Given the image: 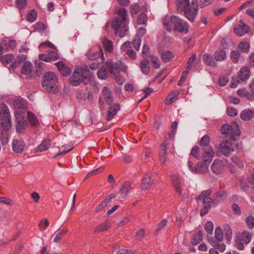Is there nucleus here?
<instances>
[{
    "label": "nucleus",
    "mask_w": 254,
    "mask_h": 254,
    "mask_svg": "<svg viewBox=\"0 0 254 254\" xmlns=\"http://www.w3.org/2000/svg\"><path fill=\"white\" fill-rule=\"evenodd\" d=\"M203 207L201 209L200 215L203 216L208 213L209 210L211 207V205L214 203L213 199L210 197H204L202 199Z\"/></svg>",
    "instance_id": "nucleus-13"
},
{
    "label": "nucleus",
    "mask_w": 254,
    "mask_h": 254,
    "mask_svg": "<svg viewBox=\"0 0 254 254\" xmlns=\"http://www.w3.org/2000/svg\"><path fill=\"white\" fill-rule=\"evenodd\" d=\"M141 43V38L138 36H136L134 37L132 41V44L133 45L134 49L138 51L139 50L140 46Z\"/></svg>",
    "instance_id": "nucleus-56"
},
{
    "label": "nucleus",
    "mask_w": 254,
    "mask_h": 254,
    "mask_svg": "<svg viewBox=\"0 0 254 254\" xmlns=\"http://www.w3.org/2000/svg\"><path fill=\"white\" fill-rule=\"evenodd\" d=\"M32 68V64L29 61H26L21 66V72L23 74L29 75L31 73Z\"/></svg>",
    "instance_id": "nucleus-28"
},
{
    "label": "nucleus",
    "mask_w": 254,
    "mask_h": 254,
    "mask_svg": "<svg viewBox=\"0 0 254 254\" xmlns=\"http://www.w3.org/2000/svg\"><path fill=\"white\" fill-rule=\"evenodd\" d=\"M37 16V12L34 9L30 10L27 14V21L30 22H34Z\"/></svg>",
    "instance_id": "nucleus-43"
},
{
    "label": "nucleus",
    "mask_w": 254,
    "mask_h": 254,
    "mask_svg": "<svg viewBox=\"0 0 254 254\" xmlns=\"http://www.w3.org/2000/svg\"><path fill=\"white\" fill-rule=\"evenodd\" d=\"M153 182L154 181L151 178V173L149 172L146 173L144 175L141 182V187L142 189H149L153 185Z\"/></svg>",
    "instance_id": "nucleus-16"
},
{
    "label": "nucleus",
    "mask_w": 254,
    "mask_h": 254,
    "mask_svg": "<svg viewBox=\"0 0 254 254\" xmlns=\"http://www.w3.org/2000/svg\"><path fill=\"white\" fill-rule=\"evenodd\" d=\"M214 59L217 61H224L226 59V53L225 50L219 49L214 53Z\"/></svg>",
    "instance_id": "nucleus-30"
},
{
    "label": "nucleus",
    "mask_w": 254,
    "mask_h": 254,
    "mask_svg": "<svg viewBox=\"0 0 254 254\" xmlns=\"http://www.w3.org/2000/svg\"><path fill=\"white\" fill-rule=\"evenodd\" d=\"M110 63L107 62L101 65L97 72V75L99 79H105L108 76L110 71Z\"/></svg>",
    "instance_id": "nucleus-12"
},
{
    "label": "nucleus",
    "mask_w": 254,
    "mask_h": 254,
    "mask_svg": "<svg viewBox=\"0 0 254 254\" xmlns=\"http://www.w3.org/2000/svg\"><path fill=\"white\" fill-rule=\"evenodd\" d=\"M237 237L246 244H249L252 239L251 235L247 231H244L242 233L238 234Z\"/></svg>",
    "instance_id": "nucleus-27"
},
{
    "label": "nucleus",
    "mask_w": 254,
    "mask_h": 254,
    "mask_svg": "<svg viewBox=\"0 0 254 254\" xmlns=\"http://www.w3.org/2000/svg\"><path fill=\"white\" fill-rule=\"evenodd\" d=\"M179 94V92L178 90H174L172 91L170 94L166 97V104L170 105L174 101V99L177 97Z\"/></svg>",
    "instance_id": "nucleus-38"
},
{
    "label": "nucleus",
    "mask_w": 254,
    "mask_h": 254,
    "mask_svg": "<svg viewBox=\"0 0 254 254\" xmlns=\"http://www.w3.org/2000/svg\"><path fill=\"white\" fill-rule=\"evenodd\" d=\"M174 57V54L169 51H164L162 52L161 58L164 63H168Z\"/></svg>",
    "instance_id": "nucleus-34"
},
{
    "label": "nucleus",
    "mask_w": 254,
    "mask_h": 254,
    "mask_svg": "<svg viewBox=\"0 0 254 254\" xmlns=\"http://www.w3.org/2000/svg\"><path fill=\"white\" fill-rule=\"evenodd\" d=\"M111 225L109 222L106 221L105 223L98 226L94 230L95 233H98L100 232L108 230L110 228Z\"/></svg>",
    "instance_id": "nucleus-40"
},
{
    "label": "nucleus",
    "mask_w": 254,
    "mask_h": 254,
    "mask_svg": "<svg viewBox=\"0 0 254 254\" xmlns=\"http://www.w3.org/2000/svg\"><path fill=\"white\" fill-rule=\"evenodd\" d=\"M219 149L221 153L225 156L229 155L234 151L233 144L231 141L228 140H224L220 142Z\"/></svg>",
    "instance_id": "nucleus-10"
},
{
    "label": "nucleus",
    "mask_w": 254,
    "mask_h": 254,
    "mask_svg": "<svg viewBox=\"0 0 254 254\" xmlns=\"http://www.w3.org/2000/svg\"><path fill=\"white\" fill-rule=\"evenodd\" d=\"M67 231L66 229H62L57 233L55 234V236L54 238V242L59 244L61 242V239L63 236L65 235L67 233Z\"/></svg>",
    "instance_id": "nucleus-41"
},
{
    "label": "nucleus",
    "mask_w": 254,
    "mask_h": 254,
    "mask_svg": "<svg viewBox=\"0 0 254 254\" xmlns=\"http://www.w3.org/2000/svg\"><path fill=\"white\" fill-rule=\"evenodd\" d=\"M176 5L179 13L183 12L185 17L190 22H193L197 15L198 6L196 0H177Z\"/></svg>",
    "instance_id": "nucleus-1"
},
{
    "label": "nucleus",
    "mask_w": 254,
    "mask_h": 254,
    "mask_svg": "<svg viewBox=\"0 0 254 254\" xmlns=\"http://www.w3.org/2000/svg\"><path fill=\"white\" fill-rule=\"evenodd\" d=\"M118 17H117L112 21L111 24L112 28L115 30V33L118 32L119 35L122 38L126 35L128 31V21L127 19V12L125 8H120L118 11Z\"/></svg>",
    "instance_id": "nucleus-2"
},
{
    "label": "nucleus",
    "mask_w": 254,
    "mask_h": 254,
    "mask_svg": "<svg viewBox=\"0 0 254 254\" xmlns=\"http://www.w3.org/2000/svg\"><path fill=\"white\" fill-rule=\"evenodd\" d=\"M254 116V112H241L240 117L243 120L248 121L253 118Z\"/></svg>",
    "instance_id": "nucleus-49"
},
{
    "label": "nucleus",
    "mask_w": 254,
    "mask_h": 254,
    "mask_svg": "<svg viewBox=\"0 0 254 254\" xmlns=\"http://www.w3.org/2000/svg\"><path fill=\"white\" fill-rule=\"evenodd\" d=\"M9 129L0 128V140L2 145H5L8 142Z\"/></svg>",
    "instance_id": "nucleus-25"
},
{
    "label": "nucleus",
    "mask_w": 254,
    "mask_h": 254,
    "mask_svg": "<svg viewBox=\"0 0 254 254\" xmlns=\"http://www.w3.org/2000/svg\"><path fill=\"white\" fill-rule=\"evenodd\" d=\"M132 188L129 182H126L121 186L120 190V194L121 198H125Z\"/></svg>",
    "instance_id": "nucleus-20"
},
{
    "label": "nucleus",
    "mask_w": 254,
    "mask_h": 254,
    "mask_svg": "<svg viewBox=\"0 0 254 254\" xmlns=\"http://www.w3.org/2000/svg\"><path fill=\"white\" fill-rule=\"evenodd\" d=\"M103 169H104V167L102 166V167H100L94 170H93L92 171L88 173L87 174V175L86 176V179H88L92 176L95 175L97 174L98 173L101 172L103 170Z\"/></svg>",
    "instance_id": "nucleus-57"
},
{
    "label": "nucleus",
    "mask_w": 254,
    "mask_h": 254,
    "mask_svg": "<svg viewBox=\"0 0 254 254\" xmlns=\"http://www.w3.org/2000/svg\"><path fill=\"white\" fill-rule=\"evenodd\" d=\"M243 241L237 237L235 240V246L239 250H243L244 248V246Z\"/></svg>",
    "instance_id": "nucleus-64"
},
{
    "label": "nucleus",
    "mask_w": 254,
    "mask_h": 254,
    "mask_svg": "<svg viewBox=\"0 0 254 254\" xmlns=\"http://www.w3.org/2000/svg\"><path fill=\"white\" fill-rule=\"evenodd\" d=\"M173 186L176 192L179 195L182 194V189L180 180L179 177L176 175H173L171 177Z\"/></svg>",
    "instance_id": "nucleus-23"
},
{
    "label": "nucleus",
    "mask_w": 254,
    "mask_h": 254,
    "mask_svg": "<svg viewBox=\"0 0 254 254\" xmlns=\"http://www.w3.org/2000/svg\"><path fill=\"white\" fill-rule=\"evenodd\" d=\"M82 70L81 69L74 68L72 74L69 77L70 83L74 86L80 85L81 83L87 84L88 82H85Z\"/></svg>",
    "instance_id": "nucleus-6"
},
{
    "label": "nucleus",
    "mask_w": 254,
    "mask_h": 254,
    "mask_svg": "<svg viewBox=\"0 0 254 254\" xmlns=\"http://www.w3.org/2000/svg\"><path fill=\"white\" fill-rule=\"evenodd\" d=\"M204 229L208 234L212 235L213 230V224L212 222L207 221L205 224Z\"/></svg>",
    "instance_id": "nucleus-54"
},
{
    "label": "nucleus",
    "mask_w": 254,
    "mask_h": 254,
    "mask_svg": "<svg viewBox=\"0 0 254 254\" xmlns=\"http://www.w3.org/2000/svg\"><path fill=\"white\" fill-rule=\"evenodd\" d=\"M234 32L238 36H242L248 33V29L245 28V29H243V31L242 28L238 26L234 28Z\"/></svg>",
    "instance_id": "nucleus-52"
},
{
    "label": "nucleus",
    "mask_w": 254,
    "mask_h": 254,
    "mask_svg": "<svg viewBox=\"0 0 254 254\" xmlns=\"http://www.w3.org/2000/svg\"><path fill=\"white\" fill-rule=\"evenodd\" d=\"M209 164V163H208V162H205L204 161L203 162H198L194 167V173L204 174L207 172L208 171Z\"/></svg>",
    "instance_id": "nucleus-18"
},
{
    "label": "nucleus",
    "mask_w": 254,
    "mask_h": 254,
    "mask_svg": "<svg viewBox=\"0 0 254 254\" xmlns=\"http://www.w3.org/2000/svg\"><path fill=\"white\" fill-rule=\"evenodd\" d=\"M202 60L204 63L208 66L215 67L217 65V64L212 57L208 54H204L202 56Z\"/></svg>",
    "instance_id": "nucleus-29"
},
{
    "label": "nucleus",
    "mask_w": 254,
    "mask_h": 254,
    "mask_svg": "<svg viewBox=\"0 0 254 254\" xmlns=\"http://www.w3.org/2000/svg\"><path fill=\"white\" fill-rule=\"evenodd\" d=\"M51 144V140L49 138L44 139L41 144L35 149L36 152H41L47 150Z\"/></svg>",
    "instance_id": "nucleus-21"
},
{
    "label": "nucleus",
    "mask_w": 254,
    "mask_h": 254,
    "mask_svg": "<svg viewBox=\"0 0 254 254\" xmlns=\"http://www.w3.org/2000/svg\"><path fill=\"white\" fill-rule=\"evenodd\" d=\"M27 116L32 127H39V122L32 112H27Z\"/></svg>",
    "instance_id": "nucleus-26"
},
{
    "label": "nucleus",
    "mask_w": 254,
    "mask_h": 254,
    "mask_svg": "<svg viewBox=\"0 0 254 254\" xmlns=\"http://www.w3.org/2000/svg\"><path fill=\"white\" fill-rule=\"evenodd\" d=\"M25 143L23 140L14 139L12 142V148L16 153H20L24 149Z\"/></svg>",
    "instance_id": "nucleus-15"
},
{
    "label": "nucleus",
    "mask_w": 254,
    "mask_h": 254,
    "mask_svg": "<svg viewBox=\"0 0 254 254\" xmlns=\"http://www.w3.org/2000/svg\"><path fill=\"white\" fill-rule=\"evenodd\" d=\"M77 69H81L82 70L83 75L84 76V82H89L91 79L90 71L89 69V66L87 65H84L82 67H76Z\"/></svg>",
    "instance_id": "nucleus-32"
},
{
    "label": "nucleus",
    "mask_w": 254,
    "mask_h": 254,
    "mask_svg": "<svg viewBox=\"0 0 254 254\" xmlns=\"http://www.w3.org/2000/svg\"><path fill=\"white\" fill-rule=\"evenodd\" d=\"M130 13L131 15L135 14L140 11V6L136 3L130 5Z\"/></svg>",
    "instance_id": "nucleus-58"
},
{
    "label": "nucleus",
    "mask_w": 254,
    "mask_h": 254,
    "mask_svg": "<svg viewBox=\"0 0 254 254\" xmlns=\"http://www.w3.org/2000/svg\"><path fill=\"white\" fill-rule=\"evenodd\" d=\"M60 74L64 76H68L71 72V69L63 62L59 61L55 64Z\"/></svg>",
    "instance_id": "nucleus-14"
},
{
    "label": "nucleus",
    "mask_w": 254,
    "mask_h": 254,
    "mask_svg": "<svg viewBox=\"0 0 254 254\" xmlns=\"http://www.w3.org/2000/svg\"><path fill=\"white\" fill-rule=\"evenodd\" d=\"M215 237L219 241H221L223 238V234L221 228L217 226L215 230Z\"/></svg>",
    "instance_id": "nucleus-50"
},
{
    "label": "nucleus",
    "mask_w": 254,
    "mask_h": 254,
    "mask_svg": "<svg viewBox=\"0 0 254 254\" xmlns=\"http://www.w3.org/2000/svg\"><path fill=\"white\" fill-rule=\"evenodd\" d=\"M117 112H105L102 116L106 117L107 121H110L116 115Z\"/></svg>",
    "instance_id": "nucleus-63"
},
{
    "label": "nucleus",
    "mask_w": 254,
    "mask_h": 254,
    "mask_svg": "<svg viewBox=\"0 0 254 254\" xmlns=\"http://www.w3.org/2000/svg\"><path fill=\"white\" fill-rule=\"evenodd\" d=\"M202 153L201 158L203 161L210 163L213 160L215 154V151L213 147L211 146L209 147H204L201 148Z\"/></svg>",
    "instance_id": "nucleus-11"
},
{
    "label": "nucleus",
    "mask_w": 254,
    "mask_h": 254,
    "mask_svg": "<svg viewBox=\"0 0 254 254\" xmlns=\"http://www.w3.org/2000/svg\"><path fill=\"white\" fill-rule=\"evenodd\" d=\"M151 62L153 63V66L154 68L157 69L160 67L159 61L157 57L154 56H151Z\"/></svg>",
    "instance_id": "nucleus-59"
},
{
    "label": "nucleus",
    "mask_w": 254,
    "mask_h": 254,
    "mask_svg": "<svg viewBox=\"0 0 254 254\" xmlns=\"http://www.w3.org/2000/svg\"><path fill=\"white\" fill-rule=\"evenodd\" d=\"M240 55L241 54L239 50H233L231 51L230 56L232 61L235 64L238 63Z\"/></svg>",
    "instance_id": "nucleus-45"
},
{
    "label": "nucleus",
    "mask_w": 254,
    "mask_h": 254,
    "mask_svg": "<svg viewBox=\"0 0 254 254\" xmlns=\"http://www.w3.org/2000/svg\"><path fill=\"white\" fill-rule=\"evenodd\" d=\"M34 28L38 31L42 32L46 30L44 24L41 22H37L35 24Z\"/></svg>",
    "instance_id": "nucleus-62"
},
{
    "label": "nucleus",
    "mask_w": 254,
    "mask_h": 254,
    "mask_svg": "<svg viewBox=\"0 0 254 254\" xmlns=\"http://www.w3.org/2000/svg\"><path fill=\"white\" fill-rule=\"evenodd\" d=\"M150 64L148 60L145 59L140 64V67L141 71L145 74H148L150 71Z\"/></svg>",
    "instance_id": "nucleus-33"
},
{
    "label": "nucleus",
    "mask_w": 254,
    "mask_h": 254,
    "mask_svg": "<svg viewBox=\"0 0 254 254\" xmlns=\"http://www.w3.org/2000/svg\"><path fill=\"white\" fill-rule=\"evenodd\" d=\"M102 94L104 100L109 104L113 102V94L111 90L107 86H104L102 90Z\"/></svg>",
    "instance_id": "nucleus-19"
},
{
    "label": "nucleus",
    "mask_w": 254,
    "mask_h": 254,
    "mask_svg": "<svg viewBox=\"0 0 254 254\" xmlns=\"http://www.w3.org/2000/svg\"><path fill=\"white\" fill-rule=\"evenodd\" d=\"M211 169L216 175L219 174L223 169L222 162L219 160H215L211 165Z\"/></svg>",
    "instance_id": "nucleus-24"
},
{
    "label": "nucleus",
    "mask_w": 254,
    "mask_h": 254,
    "mask_svg": "<svg viewBox=\"0 0 254 254\" xmlns=\"http://www.w3.org/2000/svg\"><path fill=\"white\" fill-rule=\"evenodd\" d=\"M210 143V138L209 137L205 134L204 135L200 140L199 145L202 147H209L208 145Z\"/></svg>",
    "instance_id": "nucleus-46"
},
{
    "label": "nucleus",
    "mask_w": 254,
    "mask_h": 254,
    "mask_svg": "<svg viewBox=\"0 0 254 254\" xmlns=\"http://www.w3.org/2000/svg\"><path fill=\"white\" fill-rule=\"evenodd\" d=\"M239 48L244 53H248L250 50V45L247 42H241L239 44Z\"/></svg>",
    "instance_id": "nucleus-47"
},
{
    "label": "nucleus",
    "mask_w": 254,
    "mask_h": 254,
    "mask_svg": "<svg viewBox=\"0 0 254 254\" xmlns=\"http://www.w3.org/2000/svg\"><path fill=\"white\" fill-rule=\"evenodd\" d=\"M25 112H15L16 125V129L18 133H21L26 129L28 124L25 119L24 113Z\"/></svg>",
    "instance_id": "nucleus-7"
},
{
    "label": "nucleus",
    "mask_w": 254,
    "mask_h": 254,
    "mask_svg": "<svg viewBox=\"0 0 254 254\" xmlns=\"http://www.w3.org/2000/svg\"><path fill=\"white\" fill-rule=\"evenodd\" d=\"M110 73L113 74L116 82L119 85H122L123 81L120 78L121 66L117 63H110Z\"/></svg>",
    "instance_id": "nucleus-8"
},
{
    "label": "nucleus",
    "mask_w": 254,
    "mask_h": 254,
    "mask_svg": "<svg viewBox=\"0 0 254 254\" xmlns=\"http://www.w3.org/2000/svg\"><path fill=\"white\" fill-rule=\"evenodd\" d=\"M170 22L174 26V30L181 33L185 32L187 33L189 31V25L187 22H183L178 17L173 15L170 18Z\"/></svg>",
    "instance_id": "nucleus-5"
},
{
    "label": "nucleus",
    "mask_w": 254,
    "mask_h": 254,
    "mask_svg": "<svg viewBox=\"0 0 254 254\" xmlns=\"http://www.w3.org/2000/svg\"><path fill=\"white\" fill-rule=\"evenodd\" d=\"M211 192L212 190L211 189L205 190L201 192V193L198 196L195 197V199L197 203H198L199 201L202 200L203 198L209 197V196L210 195Z\"/></svg>",
    "instance_id": "nucleus-44"
},
{
    "label": "nucleus",
    "mask_w": 254,
    "mask_h": 254,
    "mask_svg": "<svg viewBox=\"0 0 254 254\" xmlns=\"http://www.w3.org/2000/svg\"><path fill=\"white\" fill-rule=\"evenodd\" d=\"M227 196L226 191L225 190H221L216 192L214 195V201L220 202Z\"/></svg>",
    "instance_id": "nucleus-36"
},
{
    "label": "nucleus",
    "mask_w": 254,
    "mask_h": 254,
    "mask_svg": "<svg viewBox=\"0 0 254 254\" xmlns=\"http://www.w3.org/2000/svg\"><path fill=\"white\" fill-rule=\"evenodd\" d=\"M246 221L249 229H253L254 228V217L253 216H248L246 219Z\"/></svg>",
    "instance_id": "nucleus-53"
},
{
    "label": "nucleus",
    "mask_w": 254,
    "mask_h": 254,
    "mask_svg": "<svg viewBox=\"0 0 254 254\" xmlns=\"http://www.w3.org/2000/svg\"><path fill=\"white\" fill-rule=\"evenodd\" d=\"M58 78L55 73L48 71L42 76L41 84L44 90L48 93L55 94L59 91Z\"/></svg>",
    "instance_id": "nucleus-3"
},
{
    "label": "nucleus",
    "mask_w": 254,
    "mask_h": 254,
    "mask_svg": "<svg viewBox=\"0 0 254 254\" xmlns=\"http://www.w3.org/2000/svg\"><path fill=\"white\" fill-rule=\"evenodd\" d=\"M178 126V123L177 122H174L173 123L171 128H172V133H168V135L169 136L170 138H174L175 136V134L176 132V129Z\"/></svg>",
    "instance_id": "nucleus-60"
},
{
    "label": "nucleus",
    "mask_w": 254,
    "mask_h": 254,
    "mask_svg": "<svg viewBox=\"0 0 254 254\" xmlns=\"http://www.w3.org/2000/svg\"><path fill=\"white\" fill-rule=\"evenodd\" d=\"M103 44L105 49L108 52L111 53L113 51V44L110 40L104 39Z\"/></svg>",
    "instance_id": "nucleus-42"
},
{
    "label": "nucleus",
    "mask_w": 254,
    "mask_h": 254,
    "mask_svg": "<svg viewBox=\"0 0 254 254\" xmlns=\"http://www.w3.org/2000/svg\"><path fill=\"white\" fill-rule=\"evenodd\" d=\"M222 134L231 138H234L240 134V130L238 124L236 122L232 123L231 125L225 124L221 128Z\"/></svg>",
    "instance_id": "nucleus-4"
},
{
    "label": "nucleus",
    "mask_w": 254,
    "mask_h": 254,
    "mask_svg": "<svg viewBox=\"0 0 254 254\" xmlns=\"http://www.w3.org/2000/svg\"><path fill=\"white\" fill-rule=\"evenodd\" d=\"M250 70L249 67L245 66L241 68L238 72V77L242 81L247 80L250 77Z\"/></svg>",
    "instance_id": "nucleus-22"
},
{
    "label": "nucleus",
    "mask_w": 254,
    "mask_h": 254,
    "mask_svg": "<svg viewBox=\"0 0 254 254\" xmlns=\"http://www.w3.org/2000/svg\"><path fill=\"white\" fill-rule=\"evenodd\" d=\"M14 56L13 54H8L3 56L2 55L0 56V60L3 64H8L14 59Z\"/></svg>",
    "instance_id": "nucleus-37"
},
{
    "label": "nucleus",
    "mask_w": 254,
    "mask_h": 254,
    "mask_svg": "<svg viewBox=\"0 0 254 254\" xmlns=\"http://www.w3.org/2000/svg\"><path fill=\"white\" fill-rule=\"evenodd\" d=\"M27 101L21 97H18L14 99L12 104V106L14 109H27Z\"/></svg>",
    "instance_id": "nucleus-17"
},
{
    "label": "nucleus",
    "mask_w": 254,
    "mask_h": 254,
    "mask_svg": "<svg viewBox=\"0 0 254 254\" xmlns=\"http://www.w3.org/2000/svg\"><path fill=\"white\" fill-rule=\"evenodd\" d=\"M167 159V147L165 143H162L160 146V152L159 153V160L162 164H164Z\"/></svg>",
    "instance_id": "nucleus-31"
},
{
    "label": "nucleus",
    "mask_w": 254,
    "mask_h": 254,
    "mask_svg": "<svg viewBox=\"0 0 254 254\" xmlns=\"http://www.w3.org/2000/svg\"><path fill=\"white\" fill-rule=\"evenodd\" d=\"M87 58L90 61H95L99 57L104 59L103 52L102 49H100L99 52H96L94 53H90L86 55Z\"/></svg>",
    "instance_id": "nucleus-35"
},
{
    "label": "nucleus",
    "mask_w": 254,
    "mask_h": 254,
    "mask_svg": "<svg viewBox=\"0 0 254 254\" xmlns=\"http://www.w3.org/2000/svg\"><path fill=\"white\" fill-rule=\"evenodd\" d=\"M15 3L19 9H23L26 6L27 0H16Z\"/></svg>",
    "instance_id": "nucleus-55"
},
{
    "label": "nucleus",
    "mask_w": 254,
    "mask_h": 254,
    "mask_svg": "<svg viewBox=\"0 0 254 254\" xmlns=\"http://www.w3.org/2000/svg\"><path fill=\"white\" fill-rule=\"evenodd\" d=\"M11 116L9 112H0V128L10 129Z\"/></svg>",
    "instance_id": "nucleus-9"
},
{
    "label": "nucleus",
    "mask_w": 254,
    "mask_h": 254,
    "mask_svg": "<svg viewBox=\"0 0 254 254\" xmlns=\"http://www.w3.org/2000/svg\"><path fill=\"white\" fill-rule=\"evenodd\" d=\"M203 233L202 231H199L198 233L194 235L191 243L193 245H196L199 244L202 239Z\"/></svg>",
    "instance_id": "nucleus-39"
},
{
    "label": "nucleus",
    "mask_w": 254,
    "mask_h": 254,
    "mask_svg": "<svg viewBox=\"0 0 254 254\" xmlns=\"http://www.w3.org/2000/svg\"><path fill=\"white\" fill-rule=\"evenodd\" d=\"M199 147L198 146L193 147L190 152V154L195 157L196 159L199 158V154L198 153L199 152Z\"/></svg>",
    "instance_id": "nucleus-61"
},
{
    "label": "nucleus",
    "mask_w": 254,
    "mask_h": 254,
    "mask_svg": "<svg viewBox=\"0 0 254 254\" xmlns=\"http://www.w3.org/2000/svg\"><path fill=\"white\" fill-rule=\"evenodd\" d=\"M147 21V15L143 12L141 13L138 16L137 22L138 24L145 25Z\"/></svg>",
    "instance_id": "nucleus-51"
},
{
    "label": "nucleus",
    "mask_w": 254,
    "mask_h": 254,
    "mask_svg": "<svg viewBox=\"0 0 254 254\" xmlns=\"http://www.w3.org/2000/svg\"><path fill=\"white\" fill-rule=\"evenodd\" d=\"M57 57H55L54 59H52V58H51L48 55L44 54H40L39 55V59L46 62H50L51 61L57 60Z\"/></svg>",
    "instance_id": "nucleus-48"
}]
</instances>
